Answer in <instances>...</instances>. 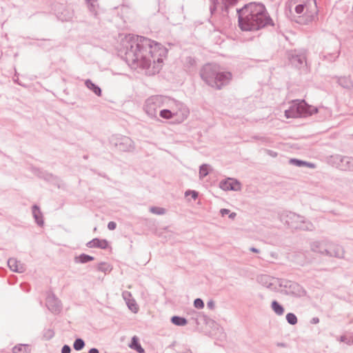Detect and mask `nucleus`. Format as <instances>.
<instances>
[{"label":"nucleus","mask_w":353,"mask_h":353,"mask_svg":"<svg viewBox=\"0 0 353 353\" xmlns=\"http://www.w3.org/2000/svg\"><path fill=\"white\" fill-rule=\"evenodd\" d=\"M327 246V240L313 241L310 243V249L312 252L323 256L324 250Z\"/></svg>","instance_id":"17"},{"label":"nucleus","mask_w":353,"mask_h":353,"mask_svg":"<svg viewBox=\"0 0 353 353\" xmlns=\"http://www.w3.org/2000/svg\"><path fill=\"white\" fill-rule=\"evenodd\" d=\"M85 85L89 90L92 91L97 96H98V97L101 96V93H102L101 89L100 88V87L99 85L94 83L90 79L85 80Z\"/></svg>","instance_id":"22"},{"label":"nucleus","mask_w":353,"mask_h":353,"mask_svg":"<svg viewBox=\"0 0 353 353\" xmlns=\"http://www.w3.org/2000/svg\"><path fill=\"white\" fill-rule=\"evenodd\" d=\"M207 307L210 309V310H213L214 309L215 307V303L214 302L212 301V300H210L208 303H207Z\"/></svg>","instance_id":"47"},{"label":"nucleus","mask_w":353,"mask_h":353,"mask_svg":"<svg viewBox=\"0 0 353 353\" xmlns=\"http://www.w3.org/2000/svg\"><path fill=\"white\" fill-rule=\"evenodd\" d=\"M109 245V243L106 239H100L94 238L86 243V246L92 248H97L100 249H107Z\"/></svg>","instance_id":"16"},{"label":"nucleus","mask_w":353,"mask_h":353,"mask_svg":"<svg viewBox=\"0 0 353 353\" xmlns=\"http://www.w3.org/2000/svg\"><path fill=\"white\" fill-rule=\"evenodd\" d=\"M290 63L296 68H301L306 63V55L303 51L293 50L288 53Z\"/></svg>","instance_id":"13"},{"label":"nucleus","mask_w":353,"mask_h":353,"mask_svg":"<svg viewBox=\"0 0 353 353\" xmlns=\"http://www.w3.org/2000/svg\"><path fill=\"white\" fill-rule=\"evenodd\" d=\"M211 2V6H214V7L217 8L218 5L219 4V0H210Z\"/></svg>","instance_id":"51"},{"label":"nucleus","mask_w":353,"mask_h":353,"mask_svg":"<svg viewBox=\"0 0 353 353\" xmlns=\"http://www.w3.org/2000/svg\"><path fill=\"white\" fill-rule=\"evenodd\" d=\"M279 346H282V347H284L285 346V344L284 343H279Z\"/></svg>","instance_id":"61"},{"label":"nucleus","mask_w":353,"mask_h":353,"mask_svg":"<svg viewBox=\"0 0 353 353\" xmlns=\"http://www.w3.org/2000/svg\"><path fill=\"white\" fill-rule=\"evenodd\" d=\"M97 270L100 272L106 273V272H110L111 270V268H110V265H108L107 263L101 262V263H99Z\"/></svg>","instance_id":"39"},{"label":"nucleus","mask_w":353,"mask_h":353,"mask_svg":"<svg viewBox=\"0 0 353 353\" xmlns=\"http://www.w3.org/2000/svg\"><path fill=\"white\" fill-rule=\"evenodd\" d=\"M46 305L48 309L53 314H58L62 310V303L61 301L52 292H48Z\"/></svg>","instance_id":"12"},{"label":"nucleus","mask_w":353,"mask_h":353,"mask_svg":"<svg viewBox=\"0 0 353 353\" xmlns=\"http://www.w3.org/2000/svg\"><path fill=\"white\" fill-rule=\"evenodd\" d=\"M250 250L252 252H254V253H259V250L254 248V247H252L250 248Z\"/></svg>","instance_id":"56"},{"label":"nucleus","mask_w":353,"mask_h":353,"mask_svg":"<svg viewBox=\"0 0 353 353\" xmlns=\"http://www.w3.org/2000/svg\"><path fill=\"white\" fill-rule=\"evenodd\" d=\"M278 285L282 288L281 293L286 295L301 297L306 294L303 288L294 281L280 279L278 280Z\"/></svg>","instance_id":"6"},{"label":"nucleus","mask_w":353,"mask_h":353,"mask_svg":"<svg viewBox=\"0 0 353 353\" xmlns=\"http://www.w3.org/2000/svg\"><path fill=\"white\" fill-rule=\"evenodd\" d=\"M54 12L57 18L61 21H71L74 17L73 9L62 3L55 4Z\"/></svg>","instance_id":"9"},{"label":"nucleus","mask_w":353,"mask_h":353,"mask_svg":"<svg viewBox=\"0 0 353 353\" xmlns=\"http://www.w3.org/2000/svg\"><path fill=\"white\" fill-rule=\"evenodd\" d=\"M341 170L353 172V157H345Z\"/></svg>","instance_id":"25"},{"label":"nucleus","mask_w":353,"mask_h":353,"mask_svg":"<svg viewBox=\"0 0 353 353\" xmlns=\"http://www.w3.org/2000/svg\"><path fill=\"white\" fill-rule=\"evenodd\" d=\"M185 196H188V195H191L192 198L194 199V200H196L198 196H199V192H196V190H187L185 193Z\"/></svg>","instance_id":"42"},{"label":"nucleus","mask_w":353,"mask_h":353,"mask_svg":"<svg viewBox=\"0 0 353 353\" xmlns=\"http://www.w3.org/2000/svg\"><path fill=\"white\" fill-rule=\"evenodd\" d=\"M344 253L342 246L327 240V246L324 250L323 256L343 259Z\"/></svg>","instance_id":"11"},{"label":"nucleus","mask_w":353,"mask_h":353,"mask_svg":"<svg viewBox=\"0 0 353 353\" xmlns=\"http://www.w3.org/2000/svg\"><path fill=\"white\" fill-rule=\"evenodd\" d=\"M85 342L81 338H77L74 340L73 343V347L77 351L81 350L85 347Z\"/></svg>","instance_id":"33"},{"label":"nucleus","mask_w":353,"mask_h":353,"mask_svg":"<svg viewBox=\"0 0 353 353\" xmlns=\"http://www.w3.org/2000/svg\"><path fill=\"white\" fill-rule=\"evenodd\" d=\"M217 8L214 7V6H210V11L211 14H214V13L216 11Z\"/></svg>","instance_id":"52"},{"label":"nucleus","mask_w":353,"mask_h":353,"mask_svg":"<svg viewBox=\"0 0 353 353\" xmlns=\"http://www.w3.org/2000/svg\"><path fill=\"white\" fill-rule=\"evenodd\" d=\"M238 24L242 31H256L274 26L273 20L262 3L250 2L236 9Z\"/></svg>","instance_id":"2"},{"label":"nucleus","mask_w":353,"mask_h":353,"mask_svg":"<svg viewBox=\"0 0 353 353\" xmlns=\"http://www.w3.org/2000/svg\"><path fill=\"white\" fill-rule=\"evenodd\" d=\"M193 305L197 309H203L204 307V302L200 298L194 299Z\"/></svg>","instance_id":"41"},{"label":"nucleus","mask_w":353,"mask_h":353,"mask_svg":"<svg viewBox=\"0 0 353 353\" xmlns=\"http://www.w3.org/2000/svg\"><path fill=\"white\" fill-rule=\"evenodd\" d=\"M269 154H270V155H272V157H276V154H276V152H273V151H271V150H270V151H269Z\"/></svg>","instance_id":"58"},{"label":"nucleus","mask_w":353,"mask_h":353,"mask_svg":"<svg viewBox=\"0 0 353 353\" xmlns=\"http://www.w3.org/2000/svg\"><path fill=\"white\" fill-rule=\"evenodd\" d=\"M32 212L37 224L39 226H43L44 221L40 208L36 204L33 205L32 207Z\"/></svg>","instance_id":"20"},{"label":"nucleus","mask_w":353,"mask_h":353,"mask_svg":"<svg viewBox=\"0 0 353 353\" xmlns=\"http://www.w3.org/2000/svg\"><path fill=\"white\" fill-rule=\"evenodd\" d=\"M196 65V60L194 57H187L185 60V67H186L190 71L194 70Z\"/></svg>","instance_id":"29"},{"label":"nucleus","mask_w":353,"mask_h":353,"mask_svg":"<svg viewBox=\"0 0 353 353\" xmlns=\"http://www.w3.org/2000/svg\"><path fill=\"white\" fill-rule=\"evenodd\" d=\"M286 320L288 323L292 325H296L298 322L296 316L292 312H289L286 314Z\"/></svg>","instance_id":"35"},{"label":"nucleus","mask_w":353,"mask_h":353,"mask_svg":"<svg viewBox=\"0 0 353 353\" xmlns=\"http://www.w3.org/2000/svg\"><path fill=\"white\" fill-rule=\"evenodd\" d=\"M310 323L312 324H317L319 323V319L318 317H313L311 320H310Z\"/></svg>","instance_id":"50"},{"label":"nucleus","mask_w":353,"mask_h":353,"mask_svg":"<svg viewBox=\"0 0 353 353\" xmlns=\"http://www.w3.org/2000/svg\"><path fill=\"white\" fill-rule=\"evenodd\" d=\"M271 308L277 315H282L284 313V307L276 300L272 301Z\"/></svg>","instance_id":"28"},{"label":"nucleus","mask_w":353,"mask_h":353,"mask_svg":"<svg viewBox=\"0 0 353 353\" xmlns=\"http://www.w3.org/2000/svg\"><path fill=\"white\" fill-rule=\"evenodd\" d=\"M122 296H123V298L124 299V300L125 301V302H127V301H128L130 299H132L131 293L130 292H128V291H124L122 293Z\"/></svg>","instance_id":"43"},{"label":"nucleus","mask_w":353,"mask_h":353,"mask_svg":"<svg viewBox=\"0 0 353 353\" xmlns=\"http://www.w3.org/2000/svg\"><path fill=\"white\" fill-rule=\"evenodd\" d=\"M126 304L128 308L134 313H137L139 310V307L134 299H130L127 301Z\"/></svg>","instance_id":"34"},{"label":"nucleus","mask_w":353,"mask_h":353,"mask_svg":"<svg viewBox=\"0 0 353 353\" xmlns=\"http://www.w3.org/2000/svg\"><path fill=\"white\" fill-rule=\"evenodd\" d=\"M150 212L159 215H162L165 213V209L160 207L152 206L150 208Z\"/></svg>","instance_id":"40"},{"label":"nucleus","mask_w":353,"mask_h":353,"mask_svg":"<svg viewBox=\"0 0 353 353\" xmlns=\"http://www.w3.org/2000/svg\"><path fill=\"white\" fill-rule=\"evenodd\" d=\"M318 108L307 104L305 100H295L292 101L289 109L285 111L286 118L307 117L317 113Z\"/></svg>","instance_id":"5"},{"label":"nucleus","mask_w":353,"mask_h":353,"mask_svg":"<svg viewBox=\"0 0 353 353\" xmlns=\"http://www.w3.org/2000/svg\"><path fill=\"white\" fill-rule=\"evenodd\" d=\"M125 48L126 63L132 68L145 69L146 74L149 75L160 71L163 58L168 53V50L160 43L138 35L130 37Z\"/></svg>","instance_id":"1"},{"label":"nucleus","mask_w":353,"mask_h":353,"mask_svg":"<svg viewBox=\"0 0 353 353\" xmlns=\"http://www.w3.org/2000/svg\"><path fill=\"white\" fill-rule=\"evenodd\" d=\"M8 265L12 272L22 273L25 271L23 265L14 258H10L8 260Z\"/></svg>","instance_id":"19"},{"label":"nucleus","mask_w":353,"mask_h":353,"mask_svg":"<svg viewBox=\"0 0 353 353\" xmlns=\"http://www.w3.org/2000/svg\"><path fill=\"white\" fill-rule=\"evenodd\" d=\"M312 1H313L314 3L315 6L316 7V0H312Z\"/></svg>","instance_id":"62"},{"label":"nucleus","mask_w":353,"mask_h":353,"mask_svg":"<svg viewBox=\"0 0 353 353\" xmlns=\"http://www.w3.org/2000/svg\"><path fill=\"white\" fill-rule=\"evenodd\" d=\"M85 2L90 15L99 19L100 7L98 0H85Z\"/></svg>","instance_id":"15"},{"label":"nucleus","mask_w":353,"mask_h":353,"mask_svg":"<svg viewBox=\"0 0 353 353\" xmlns=\"http://www.w3.org/2000/svg\"><path fill=\"white\" fill-rule=\"evenodd\" d=\"M345 158V156H342L341 154H333L329 157L328 161L329 163L332 165H334L341 170V166L344 163Z\"/></svg>","instance_id":"21"},{"label":"nucleus","mask_w":353,"mask_h":353,"mask_svg":"<svg viewBox=\"0 0 353 353\" xmlns=\"http://www.w3.org/2000/svg\"><path fill=\"white\" fill-rule=\"evenodd\" d=\"M94 260V258L87 254H81L79 256H75L74 262L78 263H86Z\"/></svg>","instance_id":"24"},{"label":"nucleus","mask_w":353,"mask_h":353,"mask_svg":"<svg viewBox=\"0 0 353 353\" xmlns=\"http://www.w3.org/2000/svg\"><path fill=\"white\" fill-rule=\"evenodd\" d=\"M305 8V5L303 3H300L295 6L294 11L299 16H296L291 10L289 11L286 10L285 14L291 21H294L300 24H307L314 19L315 16L313 14H309L308 13L301 15L303 14Z\"/></svg>","instance_id":"7"},{"label":"nucleus","mask_w":353,"mask_h":353,"mask_svg":"<svg viewBox=\"0 0 353 353\" xmlns=\"http://www.w3.org/2000/svg\"><path fill=\"white\" fill-rule=\"evenodd\" d=\"M200 77L209 86L221 90L230 83L232 74L230 72H221L219 65L208 63L201 68Z\"/></svg>","instance_id":"3"},{"label":"nucleus","mask_w":353,"mask_h":353,"mask_svg":"<svg viewBox=\"0 0 353 353\" xmlns=\"http://www.w3.org/2000/svg\"><path fill=\"white\" fill-rule=\"evenodd\" d=\"M280 220L288 228L295 230L313 231L314 224L304 216L291 211H285L280 214Z\"/></svg>","instance_id":"4"},{"label":"nucleus","mask_w":353,"mask_h":353,"mask_svg":"<svg viewBox=\"0 0 353 353\" xmlns=\"http://www.w3.org/2000/svg\"><path fill=\"white\" fill-rule=\"evenodd\" d=\"M34 174L38 177L43 179L47 181H50V182H59V179L57 176H54L51 173L47 172L41 170L40 169L35 170Z\"/></svg>","instance_id":"18"},{"label":"nucleus","mask_w":353,"mask_h":353,"mask_svg":"<svg viewBox=\"0 0 353 353\" xmlns=\"http://www.w3.org/2000/svg\"><path fill=\"white\" fill-rule=\"evenodd\" d=\"M129 346L130 348L136 350L138 353H144L145 352L144 349L142 347V346L141 345V344L139 343V339L136 336H134L132 338V340H131V342H130V344Z\"/></svg>","instance_id":"23"},{"label":"nucleus","mask_w":353,"mask_h":353,"mask_svg":"<svg viewBox=\"0 0 353 353\" xmlns=\"http://www.w3.org/2000/svg\"><path fill=\"white\" fill-rule=\"evenodd\" d=\"M236 216V214L235 212H232V213H230L229 214V218L230 219H234Z\"/></svg>","instance_id":"55"},{"label":"nucleus","mask_w":353,"mask_h":353,"mask_svg":"<svg viewBox=\"0 0 353 353\" xmlns=\"http://www.w3.org/2000/svg\"><path fill=\"white\" fill-rule=\"evenodd\" d=\"M54 336V332L52 329H45L43 332V338L46 341L50 340Z\"/></svg>","instance_id":"38"},{"label":"nucleus","mask_w":353,"mask_h":353,"mask_svg":"<svg viewBox=\"0 0 353 353\" xmlns=\"http://www.w3.org/2000/svg\"><path fill=\"white\" fill-rule=\"evenodd\" d=\"M181 353H192V352L190 349H186L185 351L182 352Z\"/></svg>","instance_id":"59"},{"label":"nucleus","mask_w":353,"mask_h":353,"mask_svg":"<svg viewBox=\"0 0 353 353\" xmlns=\"http://www.w3.org/2000/svg\"><path fill=\"white\" fill-rule=\"evenodd\" d=\"M61 353H71V347L68 345H64L61 348Z\"/></svg>","instance_id":"45"},{"label":"nucleus","mask_w":353,"mask_h":353,"mask_svg":"<svg viewBox=\"0 0 353 353\" xmlns=\"http://www.w3.org/2000/svg\"><path fill=\"white\" fill-rule=\"evenodd\" d=\"M339 84L347 89H350L353 86V83L348 77H341L338 79Z\"/></svg>","instance_id":"26"},{"label":"nucleus","mask_w":353,"mask_h":353,"mask_svg":"<svg viewBox=\"0 0 353 353\" xmlns=\"http://www.w3.org/2000/svg\"><path fill=\"white\" fill-rule=\"evenodd\" d=\"M237 1L238 0H221L222 11L228 13L229 7L235 5L237 3Z\"/></svg>","instance_id":"32"},{"label":"nucleus","mask_w":353,"mask_h":353,"mask_svg":"<svg viewBox=\"0 0 353 353\" xmlns=\"http://www.w3.org/2000/svg\"><path fill=\"white\" fill-rule=\"evenodd\" d=\"M117 228V223L114 221H110L108 223V228L110 230H114Z\"/></svg>","instance_id":"46"},{"label":"nucleus","mask_w":353,"mask_h":353,"mask_svg":"<svg viewBox=\"0 0 353 353\" xmlns=\"http://www.w3.org/2000/svg\"><path fill=\"white\" fill-rule=\"evenodd\" d=\"M209 174V166L207 164H203L199 168V176L203 178Z\"/></svg>","instance_id":"37"},{"label":"nucleus","mask_w":353,"mask_h":353,"mask_svg":"<svg viewBox=\"0 0 353 353\" xmlns=\"http://www.w3.org/2000/svg\"><path fill=\"white\" fill-rule=\"evenodd\" d=\"M253 139H256V140H261V141H264L265 139V137H259V136H254V137H253Z\"/></svg>","instance_id":"54"},{"label":"nucleus","mask_w":353,"mask_h":353,"mask_svg":"<svg viewBox=\"0 0 353 353\" xmlns=\"http://www.w3.org/2000/svg\"><path fill=\"white\" fill-rule=\"evenodd\" d=\"M290 163L294 165L297 166V167H303V166H307L310 168L314 167V165L313 163H309L307 161H302L300 159H291L290 160Z\"/></svg>","instance_id":"30"},{"label":"nucleus","mask_w":353,"mask_h":353,"mask_svg":"<svg viewBox=\"0 0 353 353\" xmlns=\"http://www.w3.org/2000/svg\"><path fill=\"white\" fill-rule=\"evenodd\" d=\"M220 213L223 216H224L230 213V210L228 209L223 208L220 210Z\"/></svg>","instance_id":"49"},{"label":"nucleus","mask_w":353,"mask_h":353,"mask_svg":"<svg viewBox=\"0 0 353 353\" xmlns=\"http://www.w3.org/2000/svg\"><path fill=\"white\" fill-rule=\"evenodd\" d=\"M88 353H99V351L97 348L92 347V348L90 349Z\"/></svg>","instance_id":"53"},{"label":"nucleus","mask_w":353,"mask_h":353,"mask_svg":"<svg viewBox=\"0 0 353 353\" xmlns=\"http://www.w3.org/2000/svg\"><path fill=\"white\" fill-rule=\"evenodd\" d=\"M219 188L224 191H240L241 183L236 179L228 177L219 182Z\"/></svg>","instance_id":"14"},{"label":"nucleus","mask_w":353,"mask_h":353,"mask_svg":"<svg viewBox=\"0 0 353 353\" xmlns=\"http://www.w3.org/2000/svg\"><path fill=\"white\" fill-rule=\"evenodd\" d=\"M346 340H347V337H346L345 336H344V335H343V336H341L340 337V341H341V342H346Z\"/></svg>","instance_id":"57"},{"label":"nucleus","mask_w":353,"mask_h":353,"mask_svg":"<svg viewBox=\"0 0 353 353\" xmlns=\"http://www.w3.org/2000/svg\"><path fill=\"white\" fill-rule=\"evenodd\" d=\"M185 117V118L187 117V114H185V115L183 117V118L181 119V121H183Z\"/></svg>","instance_id":"60"},{"label":"nucleus","mask_w":353,"mask_h":353,"mask_svg":"<svg viewBox=\"0 0 353 353\" xmlns=\"http://www.w3.org/2000/svg\"><path fill=\"white\" fill-rule=\"evenodd\" d=\"M110 143L119 151L130 152L134 148V141L128 137L123 135H113L110 140Z\"/></svg>","instance_id":"8"},{"label":"nucleus","mask_w":353,"mask_h":353,"mask_svg":"<svg viewBox=\"0 0 353 353\" xmlns=\"http://www.w3.org/2000/svg\"><path fill=\"white\" fill-rule=\"evenodd\" d=\"M268 279H269V276H267V275H261V276H259V277L258 278V280H259L260 282H261V283H264V284H268Z\"/></svg>","instance_id":"44"},{"label":"nucleus","mask_w":353,"mask_h":353,"mask_svg":"<svg viewBox=\"0 0 353 353\" xmlns=\"http://www.w3.org/2000/svg\"><path fill=\"white\" fill-rule=\"evenodd\" d=\"M163 102V97L161 95H154L148 98L145 101V110L148 115L156 116L157 109Z\"/></svg>","instance_id":"10"},{"label":"nucleus","mask_w":353,"mask_h":353,"mask_svg":"<svg viewBox=\"0 0 353 353\" xmlns=\"http://www.w3.org/2000/svg\"><path fill=\"white\" fill-rule=\"evenodd\" d=\"M13 353H30V349L28 345L19 344L12 348Z\"/></svg>","instance_id":"27"},{"label":"nucleus","mask_w":353,"mask_h":353,"mask_svg":"<svg viewBox=\"0 0 353 353\" xmlns=\"http://www.w3.org/2000/svg\"><path fill=\"white\" fill-rule=\"evenodd\" d=\"M159 115L161 117H162L163 119H169L172 118L174 117V114L172 113L168 109H163L160 111Z\"/></svg>","instance_id":"36"},{"label":"nucleus","mask_w":353,"mask_h":353,"mask_svg":"<svg viewBox=\"0 0 353 353\" xmlns=\"http://www.w3.org/2000/svg\"><path fill=\"white\" fill-rule=\"evenodd\" d=\"M21 288H22V290L23 291H26V292H29L30 290V288L29 286V285H28L27 283H21Z\"/></svg>","instance_id":"48"},{"label":"nucleus","mask_w":353,"mask_h":353,"mask_svg":"<svg viewBox=\"0 0 353 353\" xmlns=\"http://www.w3.org/2000/svg\"><path fill=\"white\" fill-rule=\"evenodd\" d=\"M171 322L178 326H184L188 323V321L185 318L179 316H173L171 318Z\"/></svg>","instance_id":"31"}]
</instances>
